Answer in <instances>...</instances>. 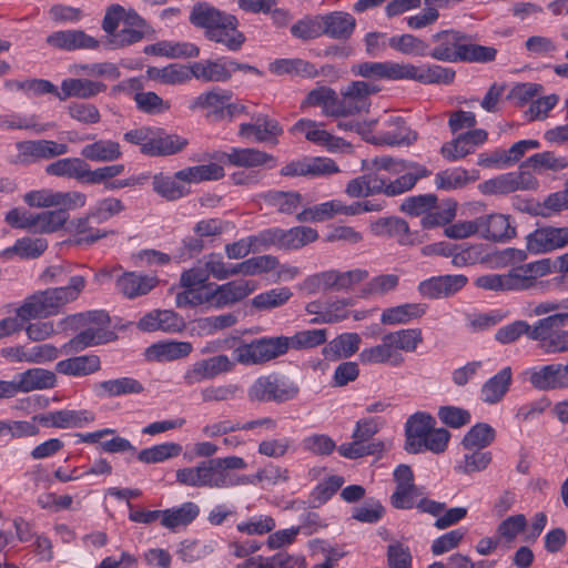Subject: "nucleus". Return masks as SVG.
<instances>
[{
    "instance_id": "obj_42",
    "label": "nucleus",
    "mask_w": 568,
    "mask_h": 568,
    "mask_svg": "<svg viewBox=\"0 0 568 568\" xmlns=\"http://www.w3.org/2000/svg\"><path fill=\"white\" fill-rule=\"evenodd\" d=\"M385 125L386 128L377 139L382 144L390 146L409 145L417 139V133L407 126L400 118H390L385 122Z\"/></svg>"
},
{
    "instance_id": "obj_38",
    "label": "nucleus",
    "mask_w": 568,
    "mask_h": 568,
    "mask_svg": "<svg viewBox=\"0 0 568 568\" xmlns=\"http://www.w3.org/2000/svg\"><path fill=\"white\" fill-rule=\"evenodd\" d=\"M207 164L194 165L176 172V178L186 184L217 181L225 175L221 161L211 160Z\"/></svg>"
},
{
    "instance_id": "obj_47",
    "label": "nucleus",
    "mask_w": 568,
    "mask_h": 568,
    "mask_svg": "<svg viewBox=\"0 0 568 568\" xmlns=\"http://www.w3.org/2000/svg\"><path fill=\"white\" fill-rule=\"evenodd\" d=\"M148 79L166 85L183 84L192 79L191 67L171 63L166 67H149Z\"/></svg>"
},
{
    "instance_id": "obj_19",
    "label": "nucleus",
    "mask_w": 568,
    "mask_h": 568,
    "mask_svg": "<svg viewBox=\"0 0 568 568\" xmlns=\"http://www.w3.org/2000/svg\"><path fill=\"white\" fill-rule=\"evenodd\" d=\"M464 40H468V36L458 30L436 32L430 37L434 47L428 49V55L438 61L459 62Z\"/></svg>"
},
{
    "instance_id": "obj_5",
    "label": "nucleus",
    "mask_w": 568,
    "mask_h": 568,
    "mask_svg": "<svg viewBox=\"0 0 568 568\" xmlns=\"http://www.w3.org/2000/svg\"><path fill=\"white\" fill-rule=\"evenodd\" d=\"M84 286L83 276H72L65 286L49 288L30 296L20 306V314L29 318L55 315L65 304L77 300Z\"/></svg>"
},
{
    "instance_id": "obj_9",
    "label": "nucleus",
    "mask_w": 568,
    "mask_h": 568,
    "mask_svg": "<svg viewBox=\"0 0 568 568\" xmlns=\"http://www.w3.org/2000/svg\"><path fill=\"white\" fill-rule=\"evenodd\" d=\"M568 324V312L551 314L532 325L530 339L539 342L546 354L568 352V331L560 329Z\"/></svg>"
},
{
    "instance_id": "obj_40",
    "label": "nucleus",
    "mask_w": 568,
    "mask_h": 568,
    "mask_svg": "<svg viewBox=\"0 0 568 568\" xmlns=\"http://www.w3.org/2000/svg\"><path fill=\"white\" fill-rule=\"evenodd\" d=\"M192 349L190 342H159L146 348L145 356L150 361L171 362L189 356Z\"/></svg>"
},
{
    "instance_id": "obj_27",
    "label": "nucleus",
    "mask_w": 568,
    "mask_h": 568,
    "mask_svg": "<svg viewBox=\"0 0 568 568\" xmlns=\"http://www.w3.org/2000/svg\"><path fill=\"white\" fill-rule=\"evenodd\" d=\"M17 150L19 160L24 163L49 160L69 152L67 144L52 140L19 142L17 143Z\"/></svg>"
},
{
    "instance_id": "obj_56",
    "label": "nucleus",
    "mask_w": 568,
    "mask_h": 568,
    "mask_svg": "<svg viewBox=\"0 0 568 568\" xmlns=\"http://www.w3.org/2000/svg\"><path fill=\"white\" fill-rule=\"evenodd\" d=\"M183 447L179 443L164 442L141 449L136 458L143 464H160L180 456Z\"/></svg>"
},
{
    "instance_id": "obj_10",
    "label": "nucleus",
    "mask_w": 568,
    "mask_h": 568,
    "mask_svg": "<svg viewBox=\"0 0 568 568\" xmlns=\"http://www.w3.org/2000/svg\"><path fill=\"white\" fill-rule=\"evenodd\" d=\"M293 134L304 138L329 153H352L353 146L343 138L336 136L325 129L324 123L310 119H300L291 129Z\"/></svg>"
},
{
    "instance_id": "obj_29",
    "label": "nucleus",
    "mask_w": 568,
    "mask_h": 568,
    "mask_svg": "<svg viewBox=\"0 0 568 568\" xmlns=\"http://www.w3.org/2000/svg\"><path fill=\"white\" fill-rule=\"evenodd\" d=\"M362 364H384L393 367H399L404 364L405 358L399 353L389 333L382 337L379 344L366 347L359 353Z\"/></svg>"
},
{
    "instance_id": "obj_48",
    "label": "nucleus",
    "mask_w": 568,
    "mask_h": 568,
    "mask_svg": "<svg viewBox=\"0 0 568 568\" xmlns=\"http://www.w3.org/2000/svg\"><path fill=\"white\" fill-rule=\"evenodd\" d=\"M200 515V507L193 501H185L179 506L162 510L161 525L175 530L190 525Z\"/></svg>"
},
{
    "instance_id": "obj_17",
    "label": "nucleus",
    "mask_w": 568,
    "mask_h": 568,
    "mask_svg": "<svg viewBox=\"0 0 568 568\" xmlns=\"http://www.w3.org/2000/svg\"><path fill=\"white\" fill-rule=\"evenodd\" d=\"M204 159L221 161L223 165L230 164L243 168H255L262 165L273 168L275 165V160L272 155L250 148H231L229 151H214L207 154Z\"/></svg>"
},
{
    "instance_id": "obj_51",
    "label": "nucleus",
    "mask_w": 568,
    "mask_h": 568,
    "mask_svg": "<svg viewBox=\"0 0 568 568\" xmlns=\"http://www.w3.org/2000/svg\"><path fill=\"white\" fill-rule=\"evenodd\" d=\"M268 70L276 75H296L306 79L316 78L320 71L303 59H276L270 63Z\"/></svg>"
},
{
    "instance_id": "obj_45",
    "label": "nucleus",
    "mask_w": 568,
    "mask_h": 568,
    "mask_svg": "<svg viewBox=\"0 0 568 568\" xmlns=\"http://www.w3.org/2000/svg\"><path fill=\"white\" fill-rule=\"evenodd\" d=\"M149 55H160L170 59L196 58L200 54L197 45L191 42L159 41L144 48Z\"/></svg>"
},
{
    "instance_id": "obj_63",
    "label": "nucleus",
    "mask_w": 568,
    "mask_h": 568,
    "mask_svg": "<svg viewBox=\"0 0 568 568\" xmlns=\"http://www.w3.org/2000/svg\"><path fill=\"white\" fill-rule=\"evenodd\" d=\"M278 266L277 257L260 255L235 264V275L254 276L267 273Z\"/></svg>"
},
{
    "instance_id": "obj_57",
    "label": "nucleus",
    "mask_w": 568,
    "mask_h": 568,
    "mask_svg": "<svg viewBox=\"0 0 568 568\" xmlns=\"http://www.w3.org/2000/svg\"><path fill=\"white\" fill-rule=\"evenodd\" d=\"M371 232L377 236H392L400 244L408 243V224L397 217H381L369 225Z\"/></svg>"
},
{
    "instance_id": "obj_43",
    "label": "nucleus",
    "mask_w": 568,
    "mask_h": 568,
    "mask_svg": "<svg viewBox=\"0 0 568 568\" xmlns=\"http://www.w3.org/2000/svg\"><path fill=\"white\" fill-rule=\"evenodd\" d=\"M513 372L509 366L504 367L493 377L487 379L480 389V398L484 403L493 405L499 403L509 389Z\"/></svg>"
},
{
    "instance_id": "obj_50",
    "label": "nucleus",
    "mask_w": 568,
    "mask_h": 568,
    "mask_svg": "<svg viewBox=\"0 0 568 568\" xmlns=\"http://www.w3.org/2000/svg\"><path fill=\"white\" fill-rule=\"evenodd\" d=\"M359 345L361 336L357 333H343L324 346L323 355L329 361L348 358L358 351Z\"/></svg>"
},
{
    "instance_id": "obj_6",
    "label": "nucleus",
    "mask_w": 568,
    "mask_h": 568,
    "mask_svg": "<svg viewBox=\"0 0 568 568\" xmlns=\"http://www.w3.org/2000/svg\"><path fill=\"white\" fill-rule=\"evenodd\" d=\"M287 353L284 336L258 337L250 342L241 339L232 351V361L243 366H262Z\"/></svg>"
},
{
    "instance_id": "obj_55",
    "label": "nucleus",
    "mask_w": 568,
    "mask_h": 568,
    "mask_svg": "<svg viewBox=\"0 0 568 568\" xmlns=\"http://www.w3.org/2000/svg\"><path fill=\"white\" fill-rule=\"evenodd\" d=\"M152 185L154 192L168 201L179 200L190 193L186 183L180 181L176 173L173 176L163 173L155 174Z\"/></svg>"
},
{
    "instance_id": "obj_21",
    "label": "nucleus",
    "mask_w": 568,
    "mask_h": 568,
    "mask_svg": "<svg viewBox=\"0 0 568 568\" xmlns=\"http://www.w3.org/2000/svg\"><path fill=\"white\" fill-rule=\"evenodd\" d=\"M95 414L89 409H59L33 416L44 427L82 428L93 423Z\"/></svg>"
},
{
    "instance_id": "obj_49",
    "label": "nucleus",
    "mask_w": 568,
    "mask_h": 568,
    "mask_svg": "<svg viewBox=\"0 0 568 568\" xmlns=\"http://www.w3.org/2000/svg\"><path fill=\"white\" fill-rule=\"evenodd\" d=\"M80 154L83 159L92 162H113L122 156V151L118 142L110 139H100L85 144Z\"/></svg>"
},
{
    "instance_id": "obj_53",
    "label": "nucleus",
    "mask_w": 568,
    "mask_h": 568,
    "mask_svg": "<svg viewBox=\"0 0 568 568\" xmlns=\"http://www.w3.org/2000/svg\"><path fill=\"white\" fill-rule=\"evenodd\" d=\"M268 248L265 230L225 245V254L231 260H240L250 253Z\"/></svg>"
},
{
    "instance_id": "obj_32",
    "label": "nucleus",
    "mask_w": 568,
    "mask_h": 568,
    "mask_svg": "<svg viewBox=\"0 0 568 568\" xmlns=\"http://www.w3.org/2000/svg\"><path fill=\"white\" fill-rule=\"evenodd\" d=\"M93 392L100 398L120 397L142 394L144 386L133 377L122 376L95 383Z\"/></svg>"
},
{
    "instance_id": "obj_24",
    "label": "nucleus",
    "mask_w": 568,
    "mask_h": 568,
    "mask_svg": "<svg viewBox=\"0 0 568 568\" xmlns=\"http://www.w3.org/2000/svg\"><path fill=\"white\" fill-rule=\"evenodd\" d=\"M237 68L239 63L229 58L207 59L192 63L191 73L202 82H226Z\"/></svg>"
},
{
    "instance_id": "obj_36",
    "label": "nucleus",
    "mask_w": 568,
    "mask_h": 568,
    "mask_svg": "<svg viewBox=\"0 0 568 568\" xmlns=\"http://www.w3.org/2000/svg\"><path fill=\"white\" fill-rule=\"evenodd\" d=\"M19 393L50 389L57 385V376L53 372L44 368H29L16 377Z\"/></svg>"
},
{
    "instance_id": "obj_16",
    "label": "nucleus",
    "mask_w": 568,
    "mask_h": 568,
    "mask_svg": "<svg viewBox=\"0 0 568 568\" xmlns=\"http://www.w3.org/2000/svg\"><path fill=\"white\" fill-rule=\"evenodd\" d=\"M479 237L494 243H507L516 236L511 215L493 212L478 216Z\"/></svg>"
},
{
    "instance_id": "obj_22",
    "label": "nucleus",
    "mask_w": 568,
    "mask_h": 568,
    "mask_svg": "<svg viewBox=\"0 0 568 568\" xmlns=\"http://www.w3.org/2000/svg\"><path fill=\"white\" fill-rule=\"evenodd\" d=\"M468 282L463 274L432 276L418 284V293L429 300H439L459 292Z\"/></svg>"
},
{
    "instance_id": "obj_4",
    "label": "nucleus",
    "mask_w": 568,
    "mask_h": 568,
    "mask_svg": "<svg viewBox=\"0 0 568 568\" xmlns=\"http://www.w3.org/2000/svg\"><path fill=\"white\" fill-rule=\"evenodd\" d=\"M60 325L63 328L79 329V333L64 345L67 352L78 353L115 338V333L111 329L110 317L103 311L71 315L61 320Z\"/></svg>"
},
{
    "instance_id": "obj_58",
    "label": "nucleus",
    "mask_w": 568,
    "mask_h": 568,
    "mask_svg": "<svg viewBox=\"0 0 568 568\" xmlns=\"http://www.w3.org/2000/svg\"><path fill=\"white\" fill-rule=\"evenodd\" d=\"M85 161L80 158H63L45 166V173L52 176L74 179L82 183Z\"/></svg>"
},
{
    "instance_id": "obj_18",
    "label": "nucleus",
    "mask_w": 568,
    "mask_h": 568,
    "mask_svg": "<svg viewBox=\"0 0 568 568\" xmlns=\"http://www.w3.org/2000/svg\"><path fill=\"white\" fill-rule=\"evenodd\" d=\"M378 91V87L365 82L354 81L342 90L338 99V116H345L365 111L371 105L369 97Z\"/></svg>"
},
{
    "instance_id": "obj_44",
    "label": "nucleus",
    "mask_w": 568,
    "mask_h": 568,
    "mask_svg": "<svg viewBox=\"0 0 568 568\" xmlns=\"http://www.w3.org/2000/svg\"><path fill=\"white\" fill-rule=\"evenodd\" d=\"M101 368L100 357L93 354L74 356L57 363L55 369L63 375L82 377Z\"/></svg>"
},
{
    "instance_id": "obj_46",
    "label": "nucleus",
    "mask_w": 568,
    "mask_h": 568,
    "mask_svg": "<svg viewBox=\"0 0 568 568\" xmlns=\"http://www.w3.org/2000/svg\"><path fill=\"white\" fill-rule=\"evenodd\" d=\"M323 34L333 39H347L355 29V19L343 11H334L322 16Z\"/></svg>"
},
{
    "instance_id": "obj_62",
    "label": "nucleus",
    "mask_w": 568,
    "mask_h": 568,
    "mask_svg": "<svg viewBox=\"0 0 568 568\" xmlns=\"http://www.w3.org/2000/svg\"><path fill=\"white\" fill-rule=\"evenodd\" d=\"M491 453L480 449L467 450L463 458L455 465V470L460 474L471 475L485 470L491 463Z\"/></svg>"
},
{
    "instance_id": "obj_26",
    "label": "nucleus",
    "mask_w": 568,
    "mask_h": 568,
    "mask_svg": "<svg viewBox=\"0 0 568 568\" xmlns=\"http://www.w3.org/2000/svg\"><path fill=\"white\" fill-rule=\"evenodd\" d=\"M487 138L488 134L483 129L470 130L444 143L440 148V154L449 162L462 160L466 155L471 154L476 148L484 144Z\"/></svg>"
},
{
    "instance_id": "obj_3",
    "label": "nucleus",
    "mask_w": 568,
    "mask_h": 568,
    "mask_svg": "<svg viewBox=\"0 0 568 568\" xmlns=\"http://www.w3.org/2000/svg\"><path fill=\"white\" fill-rule=\"evenodd\" d=\"M404 449L408 454L444 453L450 439V433L443 427H436V419L429 413L416 412L410 415L405 425Z\"/></svg>"
},
{
    "instance_id": "obj_28",
    "label": "nucleus",
    "mask_w": 568,
    "mask_h": 568,
    "mask_svg": "<svg viewBox=\"0 0 568 568\" xmlns=\"http://www.w3.org/2000/svg\"><path fill=\"white\" fill-rule=\"evenodd\" d=\"M454 78L455 71L450 68L429 63L420 65L403 63V80H413L424 84H449Z\"/></svg>"
},
{
    "instance_id": "obj_25",
    "label": "nucleus",
    "mask_w": 568,
    "mask_h": 568,
    "mask_svg": "<svg viewBox=\"0 0 568 568\" xmlns=\"http://www.w3.org/2000/svg\"><path fill=\"white\" fill-rule=\"evenodd\" d=\"M256 288L257 283L246 278L215 285L212 290L213 308H224L236 304L255 292Z\"/></svg>"
},
{
    "instance_id": "obj_1",
    "label": "nucleus",
    "mask_w": 568,
    "mask_h": 568,
    "mask_svg": "<svg viewBox=\"0 0 568 568\" xmlns=\"http://www.w3.org/2000/svg\"><path fill=\"white\" fill-rule=\"evenodd\" d=\"M246 467L247 463L240 456L216 457L178 469L175 480L186 487L229 489L253 483L248 476L235 473Z\"/></svg>"
},
{
    "instance_id": "obj_31",
    "label": "nucleus",
    "mask_w": 568,
    "mask_h": 568,
    "mask_svg": "<svg viewBox=\"0 0 568 568\" xmlns=\"http://www.w3.org/2000/svg\"><path fill=\"white\" fill-rule=\"evenodd\" d=\"M47 43L64 51L94 49L98 47V41L93 37L75 29L55 31L47 37Z\"/></svg>"
},
{
    "instance_id": "obj_20",
    "label": "nucleus",
    "mask_w": 568,
    "mask_h": 568,
    "mask_svg": "<svg viewBox=\"0 0 568 568\" xmlns=\"http://www.w3.org/2000/svg\"><path fill=\"white\" fill-rule=\"evenodd\" d=\"M362 168L372 173L382 174L388 181H393L392 176H405L409 175L414 178V185L419 178L426 173L425 169H418V172H414L416 168L414 163L404 161L402 159L392 158L388 155L376 156L372 160H363Z\"/></svg>"
},
{
    "instance_id": "obj_7",
    "label": "nucleus",
    "mask_w": 568,
    "mask_h": 568,
    "mask_svg": "<svg viewBox=\"0 0 568 568\" xmlns=\"http://www.w3.org/2000/svg\"><path fill=\"white\" fill-rule=\"evenodd\" d=\"M414 178L409 175L395 178L388 181L382 174L372 173L352 179L345 187V193L351 197H367L375 194L397 196L414 187Z\"/></svg>"
},
{
    "instance_id": "obj_39",
    "label": "nucleus",
    "mask_w": 568,
    "mask_h": 568,
    "mask_svg": "<svg viewBox=\"0 0 568 568\" xmlns=\"http://www.w3.org/2000/svg\"><path fill=\"white\" fill-rule=\"evenodd\" d=\"M478 178L479 172L477 170L468 171L457 166L437 172L434 178V183L438 190L453 191L463 189L470 182L478 180Z\"/></svg>"
},
{
    "instance_id": "obj_12",
    "label": "nucleus",
    "mask_w": 568,
    "mask_h": 568,
    "mask_svg": "<svg viewBox=\"0 0 568 568\" xmlns=\"http://www.w3.org/2000/svg\"><path fill=\"white\" fill-rule=\"evenodd\" d=\"M538 181L527 172H507L496 175L478 184L483 195L501 196L519 190H535Z\"/></svg>"
},
{
    "instance_id": "obj_11",
    "label": "nucleus",
    "mask_w": 568,
    "mask_h": 568,
    "mask_svg": "<svg viewBox=\"0 0 568 568\" xmlns=\"http://www.w3.org/2000/svg\"><path fill=\"white\" fill-rule=\"evenodd\" d=\"M551 258H541L510 268L505 274L506 292H520L536 286L538 278L552 273Z\"/></svg>"
},
{
    "instance_id": "obj_15",
    "label": "nucleus",
    "mask_w": 568,
    "mask_h": 568,
    "mask_svg": "<svg viewBox=\"0 0 568 568\" xmlns=\"http://www.w3.org/2000/svg\"><path fill=\"white\" fill-rule=\"evenodd\" d=\"M267 245L281 250H300L303 246L315 242L318 232L311 226H294L288 230L272 227L265 230Z\"/></svg>"
},
{
    "instance_id": "obj_41",
    "label": "nucleus",
    "mask_w": 568,
    "mask_h": 568,
    "mask_svg": "<svg viewBox=\"0 0 568 568\" xmlns=\"http://www.w3.org/2000/svg\"><path fill=\"white\" fill-rule=\"evenodd\" d=\"M426 305L422 303H405L385 308L381 314V323L387 326L408 324L426 313Z\"/></svg>"
},
{
    "instance_id": "obj_64",
    "label": "nucleus",
    "mask_w": 568,
    "mask_h": 568,
    "mask_svg": "<svg viewBox=\"0 0 568 568\" xmlns=\"http://www.w3.org/2000/svg\"><path fill=\"white\" fill-rule=\"evenodd\" d=\"M388 45L403 54L414 57L428 55V44L423 39L410 33L389 38Z\"/></svg>"
},
{
    "instance_id": "obj_23",
    "label": "nucleus",
    "mask_w": 568,
    "mask_h": 568,
    "mask_svg": "<svg viewBox=\"0 0 568 568\" xmlns=\"http://www.w3.org/2000/svg\"><path fill=\"white\" fill-rule=\"evenodd\" d=\"M233 369L234 362L229 356L221 354L195 362L186 369L183 377L187 385H194Z\"/></svg>"
},
{
    "instance_id": "obj_54",
    "label": "nucleus",
    "mask_w": 568,
    "mask_h": 568,
    "mask_svg": "<svg viewBox=\"0 0 568 568\" xmlns=\"http://www.w3.org/2000/svg\"><path fill=\"white\" fill-rule=\"evenodd\" d=\"M187 144V140L176 135L166 134L160 130L153 129L151 148L146 150L148 155H170L174 154Z\"/></svg>"
},
{
    "instance_id": "obj_34",
    "label": "nucleus",
    "mask_w": 568,
    "mask_h": 568,
    "mask_svg": "<svg viewBox=\"0 0 568 568\" xmlns=\"http://www.w3.org/2000/svg\"><path fill=\"white\" fill-rule=\"evenodd\" d=\"M159 283L154 275L125 272L116 280V288L128 298H135L151 292Z\"/></svg>"
},
{
    "instance_id": "obj_52",
    "label": "nucleus",
    "mask_w": 568,
    "mask_h": 568,
    "mask_svg": "<svg viewBox=\"0 0 568 568\" xmlns=\"http://www.w3.org/2000/svg\"><path fill=\"white\" fill-rule=\"evenodd\" d=\"M302 108L320 106L323 114L338 116V98L336 92L328 87H316L303 100Z\"/></svg>"
},
{
    "instance_id": "obj_35",
    "label": "nucleus",
    "mask_w": 568,
    "mask_h": 568,
    "mask_svg": "<svg viewBox=\"0 0 568 568\" xmlns=\"http://www.w3.org/2000/svg\"><path fill=\"white\" fill-rule=\"evenodd\" d=\"M348 213L347 204L338 199H333L305 207L296 214V220L298 222L321 223L332 220L336 215L348 216Z\"/></svg>"
},
{
    "instance_id": "obj_13",
    "label": "nucleus",
    "mask_w": 568,
    "mask_h": 568,
    "mask_svg": "<svg viewBox=\"0 0 568 568\" xmlns=\"http://www.w3.org/2000/svg\"><path fill=\"white\" fill-rule=\"evenodd\" d=\"M524 379L538 390H552L568 387V363L547 364L528 367Z\"/></svg>"
},
{
    "instance_id": "obj_2",
    "label": "nucleus",
    "mask_w": 568,
    "mask_h": 568,
    "mask_svg": "<svg viewBox=\"0 0 568 568\" xmlns=\"http://www.w3.org/2000/svg\"><path fill=\"white\" fill-rule=\"evenodd\" d=\"M190 21L196 28L203 29L209 40L221 43L231 51H237L245 41L243 33L237 30V19L207 3L194 6Z\"/></svg>"
},
{
    "instance_id": "obj_30",
    "label": "nucleus",
    "mask_w": 568,
    "mask_h": 568,
    "mask_svg": "<svg viewBox=\"0 0 568 568\" xmlns=\"http://www.w3.org/2000/svg\"><path fill=\"white\" fill-rule=\"evenodd\" d=\"M282 132L283 129L278 122L266 115H257L252 122L242 123L239 130L240 136L244 139L271 143H276L277 136H280Z\"/></svg>"
},
{
    "instance_id": "obj_8",
    "label": "nucleus",
    "mask_w": 568,
    "mask_h": 568,
    "mask_svg": "<svg viewBox=\"0 0 568 568\" xmlns=\"http://www.w3.org/2000/svg\"><path fill=\"white\" fill-rule=\"evenodd\" d=\"M298 390V386L290 377L272 372L253 381L247 388V397L251 402L280 404L295 398Z\"/></svg>"
},
{
    "instance_id": "obj_59",
    "label": "nucleus",
    "mask_w": 568,
    "mask_h": 568,
    "mask_svg": "<svg viewBox=\"0 0 568 568\" xmlns=\"http://www.w3.org/2000/svg\"><path fill=\"white\" fill-rule=\"evenodd\" d=\"M48 247V242L42 237L24 236L16 241V243L1 252V255L9 256L17 254L21 258H37Z\"/></svg>"
},
{
    "instance_id": "obj_61",
    "label": "nucleus",
    "mask_w": 568,
    "mask_h": 568,
    "mask_svg": "<svg viewBox=\"0 0 568 568\" xmlns=\"http://www.w3.org/2000/svg\"><path fill=\"white\" fill-rule=\"evenodd\" d=\"M69 219L65 210H49L34 213V233L49 234L62 229Z\"/></svg>"
},
{
    "instance_id": "obj_60",
    "label": "nucleus",
    "mask_w": 568,
    "mask_h": 568,
    "mask_svg": "<svg viewBox=\"0 0 568 568\" xmlns=\"http://www.w3.org/2000/svg\"><path fill=\"white\" fill-rule=\"evenodd\" d=\"M495 436L496 432L490 425L486 423H478L474 425L463 437L462 446L466 450H483L495 440Z\"/></svg>"
},
{
    "instance_id": "obj_33",
    "label": "nucleus",
    "mask_w": 568,
    "mask_h": 568,
    "mask_svg": "<svg viewBox=\"0 0 568 568\" xmlns=\"http://www.w3.org/2000/svg\"><path fill=\"white\" fill-rule=\"evenodd\" d=\"M106 90V85L99 81L84 78H67L61 82V90H58V99L65 101L70 98L91 99Z\"/></svg>"
},
{
    "instance_id": "obj_37",
    "label": "nucleus",
    "mask_w": 568,
    "mask_h": 568,
    "mask_svg": "<svg viewBox=\"0 0 568 568\" xmlns=\"http://www.w3.org/2000/svg\"><path fill=\"white\" fill-rule=\"evenodd\" d=\"M353 73L367 79L403 80V63L394 61L364 62L353 68Z\"/></svg>"
},
{
    "instance_id": "obj_14",
    "label": "nucleus",
    "mask_w": 568,
    "mask_h": 568,
    "mask_svg": "<svg viewBox=\"0 0 568 568\" xmlns=\"http://www.w3.org/2000/svg\"><path fill=\"white\" fill-rule=\"evenodd\" d=\"M566 246H568V226L546 225L526 236V250L532 255L547 254Z\"/></svg>"
}]
</instances>
